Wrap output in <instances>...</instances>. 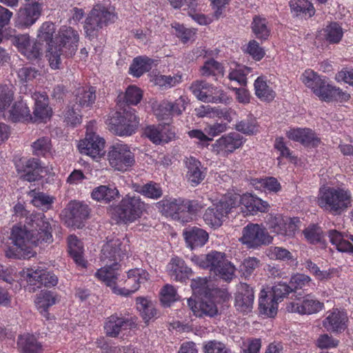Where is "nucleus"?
I'll return each mask as SVG.
<instances>
[{
  "mask_svg": "<svg viewBox=\"0 0 353 353\" xmlns=\"http://www.w3.org/2000/svg\"><path fill=\"white\" fill-rule=\"evenodd\" d=\"M14 248L6 250L8 258L30 259L36 254L33 247L53 241L52 227L43 214H39L30 219L28 225H15L10 236Z\"/></svg>",
  "mask_w": 353,
  "mask_h": 353,
  "instance_id": "obj_1",
  "label": "nucleus"
},
{
  "mask_svg": "<svg viewBox=\"0 0 353 353\" xmlns=\"http://www.w3.org/2000/svg\"><path fill=\"white\" fill-rule=\"evenodd\" d=\"M129 252V240L123 236L108 239L102 248L100 259L105 265L96 272L95 276L113 293L114 288H119L118 283L122 281L119 280L118 261L127 256Z\"/></svg>",
  "mask_w": 353,
  "mask_h": 353,
  "instance_id": "obj_2",
  "label": "nucleus"
},
{
  "mask_svg": "<svg viewBox=\"0 0 353 353\" xmlns=\"http://www.w3.org/2000/svg\"><path fill=\"white\" fill-rule=\"evenodd\" d=\"M352 195L345 188L323 185L320 188L316 203L323 210L340 214L352 206Z\"/></svg>",
  "mask_w": 353,
  "mask_h": 353,
  "instance_id": "obj_3",
  "label": "nucleus"
},
{
  "mask_svg": "<svg viewBox=\"0 0 353 353\" xmlns=\"http://www.w3.org/2000/svg\"><path fill=\"white\" fill-rule=\"evenodd\" d=\"M191 261L201 268L209 269L210 272L225 281L232 280L234 275V266L222 252L213 251L206 255L193 256Z\"/></svg>",
  "mask_w": 353,
  "mask_h": 353,
  "instance_id": "obj_4",
  "label": "nucleus"
},
{
  "mask_svg": "<svg viewBox=\"0 0 353 353\" xmlns=\"http://www.w3.org/2000/svg\"><path fill=\"white\" fill-rule=\"evenodd\" d=\"M107 158L110 165L115 170L125 172L135 164V155L131 147L123 143H113L108 148Z\"/></svg>",
  "mask_w": 353,
  "mask_h": 353,
  "instance_id": "obj_5",
  "label": "nucleus"
},
{
  "mask_svg": "<svg viewBox=\"0 0 353 353\" xmlns=\"http://www.w3.org/2000/svg\"><path fill=\"white\" fill-rule=\"evenodd\" d=\"M228 203L231 210L241 204V209L246 214H253L257 211L265 212L269 208V204L267 201L248 193L241 196L236 193L228 192L222 196L221 204L223 205Z\"/></svg>",
  "mask_w": 353,
  "mask_h": 353,
  "instance_id": "obj_6",
  "label": "nucleus"
},
{
  "mask_svg": "<svg viewBox=\"0 0 353 353\" xmlns=\"http://www.w3.org/2000/svg\"><path fill=\"white\" fill-rule=\"evenodd\" d=\"M218 297L223 301H225L229 299L230 295L225 290L212 289L211 292L201 298V301H196L192 298H190L188 299V304L196 316L201 317L203 315L213 316L216 314L218 310L212 298L216 300Z\"/></svg>",
  "mask_w": 353,
  "mask_h": 353,
  "instance_id": "obj_7",
  "label": "nucleus"
},
{
  "mask_svg": "<svg viewBox=\"0 0 353 353\" xmlns=\"http://www.w3.org/2000/svg\"><path fill=\"white\" fill-rule=\"evenodd\" d=\"M139 123V119L134 111H126L122 115L119 112L107 120L109 130L116 135L128 137L134 134Z\"/></svg>",
  "mask_w": 353,
  "mask_h": 353,
  "instance_id": "obj_8",
  "label": "nucleus"
},
{
  "mask_svg": "<svg viewBox=\"0 0 353 353\" xmlns=\"http://www.w3.org/2000/svg\"><path fill=\"white\" fill-rule=\"evenodd\" d=\"M190 90L198 100L204 103L227 104L230 102V98L222 89L205 81L194 82Z\"/></svg>",
  "mask_w": 353,
  "mask_h": 353,
  "instance_id": "obj_9",
  "label": "nucleus"
},
{
  "mask_svg": "<svg viewBox=\"0 0 353 353\" xmlns=\"http://www.w3.org/2000/svg\"><path fill=\"white\" fill-rule=\"evenodd\" d=\"M324 308V303L312 294L294 295L286 304V310L301 315L316 314Z\"/></svg>",
  "mask_w": 353,
  "mask_h": 353,
  "instance_id": "obj_10",
  "label": "nucleus"
},
{
  "mask_svg": "<svg viewBox=\"0 0 353 353\" xmlns=\"http://www.w3.org/2000/svg\"><path fill=\"white\" fill-rule=\"evenodd\" d=\"M20 274L30 285V290L32 292L42 285L52 287L58 283L57 276L41 266L23 270Z\"/></svg>",
  "mask_w": 353,
  "mask_h": 353,
  "instance_id": "obj_11",
  "label": "nucleus"
},
{
  "mask_svg": "<svg viewBox=\"0 0 353 353\" xmlns=\"http://www.w3.org/2000/svg\"><path fill=\"white\" fill-rule=\"evenodd\" d=\"M105 139L92 131L88 125L85 137L78 143V149L81 154L99 161L105 154Z\"/></svg>",
  "mask_w": 353,
  "mask_h": 353,
  "instance_id": "obj_12",
  "label": "nucleus"
},
{
  "mask_svg": "<svg viewBox=\"0 0 353 353\" xmlns=\"http://www.w3.org/2000/svg\"><path fill=\"white\" fill-rule=\"evenodd\" d=\"M240 241L248 248H256L272 242L273 238L265 228L257 223H249L242 231Z\"/></svg>",
  "mask_w": 353,
  "mask_h": 353,
  "instance_id": "obj_13",
  "label": "nucleus"
},
{
  "mask_svg": "<svg viewBox=\"0 0 353 353\" xmlns=\"http://www.w3.org/2000/svg\"><path fill=\"white\" fill-rule=\"evenodd\" d=\"M150 279L149 273L142 268H134L128 271L127 278L123 281L124 286L114 288V294L123 296H128L135 293Z\"/></svg>",
  "mask_w": 353,
  "mask_h": 353,
  "instance_id": "obj_14",
  "label": "nucleus"
},
{
  "mask_svg": "<svg viewBox=\"0 0 353 353\" xmlns=\"http://www.w3.org/2000/svg\"><path fill=\"white\" fill-rule=\"evenodd\" d=\"M299 223L298 218H290L281 214H270L266 221L268 228L272 232L288 236L294 235Z\"/></svg>",
  "mask_w": 353,
  "mask_h": 353,
  "instance_id": "obj_15",
  "label": "nucleus"
},
{
  "mask_svg": "<svg viewBox=\"0 0 353 353\" xmlns=\"http://www.w3.org/2000/svg\"><path fill=\"white\" fill-rule=\"evenodd\" d=\"M144 209V203L138 196L127 195L118 208L117 213L120 220L132 222L139 218Z\"/></svg>",
  "mask_w": 353,
  "mask_h": 353,
  "instance_id": "obj_16",
  "label": "nucleus"
},
{
  "mask_svg": "<svg viewBox=\"0 0 353 353\" xmlns=\"http://www.w3.org/2000/svg\"><path fill=\"white\" fill-rule=\"evenodd\" d=\"M245 139L236 132L223 135L212 144V151L216 154L228 156L236 150L240 148L244 143Z\"/></svg>",
  "mask_w": 353,
  "mask_h": 353,
  "instance_id": "obj_17",
  "label": "nucleus"
},
{
  "mask_svg": "<svg viewBox=\"0 0 353 353\" xmlns=\"http://www.w3.org/2000/svg\"><path fill=\"white\" fill-rule=\"evenodd\" d=\"M79 39L77 31L71 27L63 26L54 35V43L58 47L65 50L66 55H72L77 50Z\"/></svg>",
  "mask_w": 353,
  "mask_h": 353,
  "instance_id": "obj_18",
  "label": "nucleus"
},
{
  "mask_svg": "<svg viewBox=\"0 0 353 353\" xmlns=\"http://www.w3.org/2000/svg\"><path fill=\"white\" fill-rule=\"evenodd\" d=\"M115 18L116 16L112 12L100 6L95 7L86 19L85 31L87 34H90L92 31L101 28L108 23L114 21Z\"/></svg>",
  "mask_w": 353,
  "mask_h": 353,
  "instance_id": "obj_19",
  "label": "nucleus"
},
{
  "mask_svg": "<svg viewBox=\"0 0 353 353\" xmlns=\"http://www.w3.org/2000/svg\"><path fill=\"white\" fill-rule=\"evenodd\" d=\"M15 166L18 173L21 174V176L30 182L38 180L46 171L37 159H21L15 162Z\"/></svg>",
  "mask_w": 353,
  "mask_h": 353,
  "instance_id": "obj_20",
  "label": "nucleus"
},
{
  "mask_svg": "<svg viewBox=\"0 0 353 353\" xmlns=\"http://www.w3.org/2000/svg\"><path fill=\"white\" fill-rule=\"evenodd\" d=\"M41 11V3L38 2L26 3L19 9L17 13V26L23 28L30 27L39 19Z\"/></svg>",
  "mask_w": 353,
  "mask_h": 353,
  "instance_id": "obj_21",
  "label": "nucleus"
},
{
  "mask_svg": "<svg viewBox=\"0 0 353 353\" xmlns=\"http://www.w3.org/2000/svg\"><path fill=\"white\" fill-rule=\"evenodd\" d=\"M347 320L345 312L338 308H333L326 312L322 324L329 332L341 333L347 328Z\"/></svg>",
  "mask_w": 353,
  "mask_h": 353,
  "instance_id": "obj_22",
  "label": "nucleus"
},
{
  "mask_svg": "<svg viewBox=\"0 0 353 353\" xmlns=\"http://www.w3.org/2000/svg\"><path fill=\"white\" fill-rule=\"evenodd\" d=\"M302 83L308 88L311 89L313 93L321 100L322 97H327L325 90L327 89L328 83L325 79L320 77L316 72L311 69L305 70L300 78Z\"/></svg>",
  "mask_w": 353,
  "mask_h": 353,
  "instance_id": "obj_23",
  "label": "nucleus"
},
{
  "mask_svg": "<svg viewBox=\"0 0 353 353\" xmlns=\"http://www.w3.org/2000/svg\"><path fill=\"white\" fill-rule=\"evenodd\" d=\"M161 212L167 216L174 219L183 220V214L185 213V200L181 198L164 199L157 203Z\"/></svg>",
  "mask_w": 353,
  "mask_h": 353,
  "instance_id": "obj_24",
  "label": "nucleus"
},
{
  "mask_svg": "<svg viewBox=\"0 0 353 353\" xmlns=\"http://www.w3.org/2000/svg\"><path fill=\"white\" fill-rule=\"evenodd\" d=\"M12 42L30 60L37 59L41 56V48L31 41L28 34L16 35L12 39Z\"/></svg>",
  "mask_w": 353,
  "mask_h": 353,
  "instance_id": "obj_25",
  "label": "nucleus"
},
{
  "mask_svg": "<svg viewBox=\"0 0 353 353\" xmlns=\"http://www.w3.org/2000/svg\"><path fill=\"white\" fill-rule=\"evenodd\" d=\"M68 225L80 228L82 222L89 216V208L85 204L77 201L70 202L65 210Z\"/></svg>",
  "mask_w": 353,
  "mask_h": 353,
  "instance_id": "obj_26",
  "label": "nucleus"
},
{
  "mask_svg": "<svg viewBox=\"0 0 353 353\" xmlns=\"http://www.w3.org/2000/svg\"><path fill=\"white\" fill-rule=\"evenodd\" d=\"M144 135L154 143H168L175 137L169 125H149L145 128Z\"/></svg>",
  "mask_w": 353,
  "mask_h": 353,
  "instance_id": "obj_27",
  "label": "nucleus"
},
{
  "mask_svg": "<svg viewBox=\"0 0 353 353\" xmlns=\"http://www.w3.org/2000/svg\"><path fill=\"white\" fill-rule=\"evenodd\" d=\"M222 197L214 204L215 208H208L203 215V219L206 224L212 227H219L223 223V217L231 211L229 203L221 204Z\"/></svg>",
  "mask_w": 353,
  "mask_h": 353,
  "instance_id": "obj_28",
  "label": "nucleus"
},
{
  "mask_svg": "<svg viewBox=\"0 0 353 353\" xmlns=\"http://www.w3.org/2000/svg\"><path fill=\"white\" fill-rule=\"evenodd\" d=\"M254 292L252 289L246 283H241L238 287L235 298V307L243 313L250 312L253 307Z\"/></svg>",
  "mask_w": 353,
  "mask_h": 353,
  "instance_id": "obj_29",
  "label": "nucleus"
},
{
  "mask_svg": "<svg viewBox=\"0 0 353 353\" xmlns=\"http://www.w3.org/2000/svg\"><path fill=\"white\" fill-rule=\"evenodd\" d=\"M3 115L5 118L14 122H26L33 120L27 103L23 101H17L12 106L10 105Z\"/></svg>",
  "mask_w": 353,
  "mask_h": 353,
  "instance_id": "obj_30",
  "label": "nucleus"
},
{
  "mask_svg": "<svg viewBox=\"0 0 353 353\" xmlns=\"http://www.w3.org/2000/svg\"><path fill=\"white\" fill-rule=\"evenodd\" d=\"M286 136L289 139L306 146L314 147L320 143L319 138L309 128H292L286 132Z\"/></svg>",
  "mask_w": 353,
  "mask_h": 353,
  "instance_id": "obj_31",
  "label": "nucleus"
},
{
  "mask_svg": "<svg viewBox=\"0 0 353 353\" xmlns=\"http://www.w3.org/2000/svg\"><path fill=\"white\" fill-rule=\"evenodd\" d=\"M34 101V117L32 121L38 120L43 121L50 118L52 115V110L48 106V98L44 92H34L32 95Z\"/></svg>",
  "mask_w": 353,
  "mask_h": 353,
  "instance_id": "obj_32",
  "label": "nucleus"
},
{
  "mask_svg": "<svg viewBox=\"0 0 353 353\" xmlns=\"http://www.w3.org/2000/svg\"><path fill=\"white\" fill-rule=\"evenodd\" d=\"M256 96L263 101H272L276 97L275 86L265 77H259L254 83Z\"/></svg>",
  "mask_w": 353,
  "mask_h": 353,
  "instance_id": "obj_33",
  "label": "nucleus"
},
{
  "mask_svg": "<svg viewBox=\"0 0 353 353\" xmlns=\"http://www.w3.org/2000/svg\"><path fill=\"white\" fill-rule=\"evenodd\" d=\"M168 274L176 281H183L192 275V270L188 268L184 261L179 257H174L167 265Z\"/></svg>",
  "mask_w": 353,
  "mask_h": 353,
  "instance_id": "obj_34",
  "label": "nucleus"
},
{
  "mask_svg": "<svg viewBox=\"0 0 353 353\" xmlns=\"http://www.w3.org/2000/svg\"><path fill=\"white\" fill-rule=\"evenodd\" d=\"M183 235L188 247L191 249L202 247L208 240V234L204 230L196 227L185 229Z\"/></svg>",
  "mask_w": 353,
  "mask_h": 353,
  "instance_id": "obj_35",
  "label": "nucleus"
},
{
  "mask_svg": "<svg viewBox=\"0 0 353 353\" xmlns=\"http://www.w3.org/2000/svg\"><path fill=\"white\" fill-rule=\"evenodd\" d=\"M328 237L339 252L353 254V244L349 241L350 239L353 241V235L348 236L336 230H331L328 232Z\"/></svg>",
  "mask_w": 353,
  "mask_h": 353,
  "instance_id": "obj_36",
  "label": "nucleus"
},
{
  "mask_svg": "<svg viewBox=\"0 0 353 353\" xmlns=\"http://www.w3.org/2000/svg\"><path fill=\"white\" fill-rule=\"evenodd\" d=\"M57 295L49 290H41L37 294L34 304L39 312L47 319H50V314L48 310L49 307L56 303Z\"/></svg>",
  "mask_w": 353,
  "mask_h": 353,
  "instance_id": "obj_37",
  "label": "nucleus"
},
{
  "mask_svg": "<svg viewBox=\"0 0 353 353\" xmlns=\"http://www.w3.org/2000/svg\"><path fill=\"white\" fill-rule=\"evenodd\" d=\"M95 89L92 87H81L77 89L75 99L72 102L76 105L77 110L88 108L92 106L95 101Z\"/></svg>",
  "mask_w": 353,
  "mask_h": 353,
  "instance_id": "obj_38",
  "label": "nucleus"
},
{
  "mask_svg": "<svg viewBox=\"0 0 353 353\" xmlns=\"http://www.w3.org/2000/svg\"><path fill=\"white\" fill-rule=\"evenodd\" d=\"M259 305L261 314L266 316L273 317L277 313L278 301L265 289L261 291Z\"/></svg>",
  "mask_w": 353,
  "mask_h": 353,
  "instance_id": "obj_39",
  "label": "nucleus"
},
{
  "mask_svg": "<svg viewBox=\"0 0 353 353\" xmlns=\"http://www.w3.org/2000/svg\"><path fill=\"white\" fill-rule=\"evenodd\" d=\"M92 199L105 203L119 197V190L113 185H99L93 189L91 193Z\"/></svg>",
  "mask_w": 353,
  "mask_h": 353,
  "instance_id": "obj_40",
  "label": "nucleus"
},
{
  "mask_svg": "<svg viewBox=\"0 0 353 353\" xmlns=\"http://www.w3.org/2000/svg\"><path fill=\"white\" fill-rule=\"evenodd\" d=\"M68 252L75 263L81 267H85L86 261L83 257V245L82 242L74 235L68 239Z\"/></svg>",
  "mask_w": 353,
  "mask_h": 353,
  "instance_id": "obj_41",
  "label": "nucleus"
},
{
  "mask_svg": "<svg viewBox=\"0 0 353 353\" xmlns=\"http://www.w3.org/2000/svg\"><path fill=\"white\" fill-rule=\"evenodd\" d=\"M188 169L186 178L192 186L199 184L204 179L205 175L201 170V163L195 158L190 157L185 161Z\"/></svg>",
  "mask_w": 353,
  "mask_h": 353,
  "instance_id": "obj_42",
  "label": "nucleus"
},
{
  "mask_svg": "<svg viewBox=\"0 0 353 353\" xmlns=\"http://www.w3.org/2000/svg\"><path fill=\"white\" fill-rule=\"evenodd\" d=\"M18 347L21 353H42L43 348L35 336L24 334L19 337Z\"/></svg>",
  "mask_w": 353,
  "mask_h": 353,
  "instance_id": "obj_43",
  "label": "nucleus"
},
{
  "mask_svg": "<svg viewBox=\"0 0 353 353\" xmlns=\"http://www.w3.org/2000/svg\"><path fill=\"white\" fill-rule=\"evenodd\" d=\"M130 326V323L122 317L112 315L108 319L104 329L107 335L111 337L117 336L121 330Z\"/></svg>",
  "mask_w": 353,
  "mask_h": 353,
  "instance_id": "obj_44",
  "label": "nucleus"
},
{
  "mask_svg": "<svg viewBox=\"0 0 353 353\" xmlns=\"http://www.w3.org/2000/svg\"><path fill=\"white\" fill-rule=\"evenodd\" d=\"M343 31L337 23H330L323 28L319 36L329 43H338L342 39Z\"/></svg>",
  "mask_w": 353,
  "mask_h": 353,
  "instance_id": "obj_45",
  "label": "nucleus"
},
{
  "mask_svg": "<svg viewBox=\"0 0 353 353\" xmlns=\"http://www.w3.org/2000/svg\"><path fill=\"white\" fill-rule=\"evenodd\" d=\"M251 184L256 190L264 192L276 193L281 190L280 183L274 177L252 179Z\"/></svg>",
  "mask_w": 353,
  "mask_h": 353,
  "instance_id": "obj_46",
  "label": "nucleus"
},
{
  "mask_svg": "<svg viewBox=\"0 0 353 353\" xmlns=\"http://www.w3.org/2000/svg\"><path fill=\"white\" fill-rule=\"evenodd\" d=\"M154 61L147 57H138L133 59L129 69V73L134 77H140L148 72Z\"/></svg>",
  "mask_w": 353,
  "mask_h": 353,
  "instance_id": "obj_47",
  "label": "nucleus"
},
{
  "mask_svg": "<svg viewBox=\"0 0 353 353\" xmlns=\"http://www.w3.org/2000/svg\"><path fill=\"white\" fill-rule=\"evenodd\" d=\"M290 6L292 12L296 16H303L305 18L312 17L315 9L308 0H291Z\"/></svg>",
  "mask_w": 353,
  "mask_h": 353,
  "instance_id": "obj_48",
  "label": "nucleus"
},
{
  "mask_svg": "<svg viewBox=\"0 0 353 353\" xmlns=\"http://www.w3.org/2000/svg\"><path fill=\"white\" fill-rule=\"evenodd\" d=\"M252 70L251 68L234 63L233 67H230L228 79L237 82L241 85H245L247 83V76L252 72Z\"/></svg>",
  "mask_w": 353,
  "mask_h": 353,
  "instance_id": "obj_49",
  "label": "nucleus"
},
{
  "mask_svg": "<svg viewBox=\"0 0 353 353\" xmlns=\"http://www.w3.org/2000/svg\"><path fill=\"white\" fill-rule=\"evenodd\" d=\"M136 304L137 310L145 321H149L156 314L154 304L150 300L144 297H137Z\"/></svg>",
  "mask_w": 353,
  "mask_h": 353,
  "instance_id": "obj_50",
  "label": "nucleus"
},
{
  "mask_svg": "<svg viewBox=\"0 0 353 353\" xmlns=\"http://www.w3.org/2000/svg\"><path fill=\"white\" fill-rule=\"evenodd\" d=\"M31 198V203L37 208L43 210H49L54 201V198L45 193L32 190L28 193Z\"/></svg>",
  "mask_w": 353,
  "mask_h": 353,
  "instance_id": "obj_51",
  "label": "nucleus"
},
{
  "mask_svg": "<svg viewBox=\"0 0 353 353\" xmlns=\"http://www.w3.org/2000/svg\"><path fill=\"white\" fill-rule=\"evenodd\" d=\"M266 255L271 259L290 261L293 265H296L297 261L292 254L281 247H270L265 252Z\"/></svg>",
  "mask_w": 353,
  "mask_h": 353,
  "instance_id": "obj_52",
  "label": "nucleus"
},
{
  "mask_svg": "<svg viewBox=\"0 0 353 353\" xmlns=\"http://www.w3.org/2000/svg\"><path fill=\"white\" fill-rule=\"evenodd\" d=\"M186 100L183 97H180L174 101H163L161 102V107L166 109L167 114L179 115L185 110Z\"/></svg>",
  "mask_w": 353,
  "mask_h": 353,
  "instance_id": "obj_53",
  "label": "nucleus"
},
{
  "mask_svg": "<svg viewBox=\"0 0 353 353\" xmlns=\"http://www.w3.org/2000/svg\"><path fill=\"white\" fill-rule=\"evenodd\" d=\"M201 72L203 76L212 75L216 77V79L224 74V69L221 64L214 59L205 61L201 68Z\"/></svg>",
  "mask_w": 353,
  "mask_h": 353,
  "instance_id": "obj_54",
  "label": "nucleus"
},
{
  "mask_svg": "<svg viewBox=\"0 0 353 353\" xmlns=\"http://www.w3.org/2000/svg\"><path fill=\"white\" fill-rule=\"evenodd\" d=\"M252 29L258 39H266L270 35V29L265 18L255 17L252 23Z\"/></svg>",
  "mask_w": 353,
  "mask_h": 353,
  "instance_id": "obj_55",
  "label": "nucleus"
},
{
  "mask_svg": "<svg viewBox=\"0 0 353 353\" xmlns=\"http://www.w3.org/2000/svg\"><path fill=\"white\" fill-rule=\"evenodd\" d=\"M55 32V26L53 23L50 21L44 22L38 30V38L41 40L46 41L50 47V44H54L53 36Z\"/></svg>",
  "mask_w": 353,
  "mask_h": 353,
  "instance_id": "obj_56",
  "label": "nucleus"
},
{
  "mask_svg": "<svg viewBox=\"0 0 353 353\" xmlns=\"http://www.w3.org/2000/svg\"><path fill=\"white\" fill-rule=\"evenodd\" d=\"M14 91L11 85H0V112L3 113L13 101Z\"/></svg>",
  "mask_w": 353,
  "mask_h": 353,
  "instance_id": "obj_57",
  "label": "nucleus"
},
{
  "mask_svg": "<svg viewBox=\"0 0 353 353\" xmlns=\"http://www.w3.org/2000/svg\"><path fill=\"white\" fill-rule=\"evenodd\" d=\"M136 191L145 197L152 199H157L160 198L163 194L159 185L152 182L137 188Z\"/></svg>",
  "mask_w": 353,
  "mask_h": 353,
  "instance_id": "obj_58",
  "label": "nucleus"
},
{
  "mask_svg": "<svg viewBox=\"0 0 353 353\" xmlns=\"http://www.w3.org/2000/svg\"><path fill=\"white\" fill-rule=\"evenodd\" d=\"M324 93L327 97H322L321 100L325 101H330L332 100L347 101L350 97L348 93L343 92L340 88H337L330 84L327 85V89L325 90Z\"/></svg>",
  "mask_w": 353,
  "mask_h": 353,
  "instance_id": "obj_59",
  "label": "nucleus"
},
{
  "mask_svg": "<svg viewBox=\"0 0 353 353\" xmlns=\"http://www.w3.org/2000/svg\"><path fill=\"white\" fill-rule=\"evenodd\" d=\"M32 147L33 153L36 155L45 157L48 154H51V141L48 137H42L37 139L32 143Z\"/></svg>",
  "mask_w": 353,
  "mask_h": 353,
  "instance_id": "obj_60",
  "label": "nucleus"
},
{
  "mask_svg": "<svg viewBox=\"0 0 353 353\" xmlns=\"http://www.w3.org/2000/svg\"><path fill=\"white\" fill-rule=\"evenodd\" d=\"M65 53V50L58 47L56 45L50 44L48 47L47 57L49 64L52 69H58L61 64V54Z\"/></svg>",
  "mask_w": 353,
  "mask_h": 353,
  "instance_id": "obj_61",
  "label": "nucleus"
},
{
  "mask_svg": "<svg viewBox=\"0 0 353 353\" xmlns=\"http://www.w3.org/2000/svg\"><path fill=\"white\" fill-rule=\"evenodd\" d=\"M211 283L205 278H198L191 281V287L194 295H205L212 292Z\"/></svg>",
  "mask_w": 353,
  "mask_h": 353,
  "instance_id": "obj_62",
  "label": "nucleus"
},
{
  "mask_svg": "<svg viewBox=\"0 0 353 353\" xmlns=\"http://www.w3.org/2000/svg\"><path fill=\"white\" fill-rule=\"evenodd\" d=\"M80 112L81 110L79 108V110H77L76 105L71 102L64 113L65 122L68 125L73 126L79 124L81 121Z\"/></svg>",
  "mask_w": 353,
  "mask_h": 353,
  "instance_id": "obj_63",
  "label": "nucleus"
},
{
  "mask_svg": "<svg viewBox=\"0 0 353 353\" xmlns=\"http://www.w3.org/2000/svg\"><path fill=\"white\" fill-rule=\"evenodd\" d=\"M143 97L141 90L136 85H130L125 90V100L131 105L138 104Z\"/></svg>",
  "mask_w": 353,
  "mask_h": 353,
  "instance_id": "obj_64",
  "label": "nucleus"
}]
</instances>
